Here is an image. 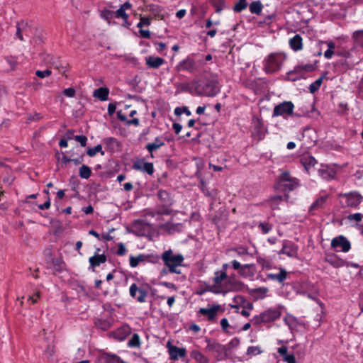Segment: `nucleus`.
<instances>
[{"mask_svg": "<svg viewBox=\"0 0 363 363\" xmlns=\"http://www.w3.org/2000/svg\"><path fill=\"white\" fill-rule=\"evenodd\" d=\"M99 251H100L99 248L97 249L96 252L94 254V256L89 257V269H91L94 271L95 267H99L101 264H104L106 262V256L104 254H99Z\"/></svg>", "mask_w": 363, "mask_h": 363, "instance_id": "dca6fc26", "label": "nucleus"}, {"mask_svg": "<svg viewBox=\"0 0 363 363\" xmlns=\"http://www.w3.org/2000/svg\"><path fill=\"white\" fill-rule=\"evenodd\" d=\"M131 333V328L128 325H123L113 333L115 339L123 341Z\"/></svg>", "mask_w": 363, "mask_h": 363, "instance_id": "aec40b11", "label": "nucleus"}, {"mask_svg": "<svg viewBox=\"0 0 363 363\" xmlns=\"http://www.w3.org/2000/svg\"><path fill=\"white\" fill-rule=\"evenodd\" d=\"M258 227L264 234L269 233L272 229V225L267 222L259 223Z\"/></svg>", "mask_w": 363, "mask_h": 363, "instance_id": "8fccbe9b", "label": "nucleus"}, {"mask_svg": "<svg viewBox=\"0 0 363 363\" xmlns=\"http://www.w3.org/2000/svg\"><path fill=\"white\" fill-rule=\"evenodd\" d=\"M331 247L337 250L340 248L341 251L347 252L350 250L351 245L350 241L345 237L340 235L332 240Z\"/></svg>", "mask_w": 363, "mask_h": 363, "instance_id": "4468645a", "label": "nucleus"}, {"mask_svg": "<svg viewBox=\"0 0 363 363\" xmlns=\"http://www.w3.org/2000/svg\"><path fill=\"white\" fill-rule=\"evenodd\" d=\"M220 325L224 332L228 331V328L229 327L228 320L227 318H224L220 320Z\"/></svg>", "mask_w": 363, "mask_h": 363, "instance_id": "774afa93", "label": "nucleus"}, {"mask_svg": "<svg viewBox=\"0 0 363 363\" xmlns=\"http://www.w3.org/2000/svg\"><path fill=\"white\" fill-rule=\"evenodd\" d=\"M100 16L103 19L109 21L114 18L113 11L105 9L101 11Z\"/></svg>", "mask_w": 363, "mask_h": 363, "instance_id": "de8ad7c7", "label": "nucleus"}, {"mask_svg": "<svg viewBox=\"0 0 363 363\" xmlns=\"http://www.w3.org/2000/svg\"><path fill=\"white\" fill-rule=\"evenodd\" d=\"M125 252H126V249H125V245L122 242L118 243V250H117V252H116L117 255L118 256H123L125 254Z\"/></svg>", "mask_w": 363, "mask_h": 363, "instance_id": "680f3d73", "label": "nucleus"}, {"mask_svg": "<svg viewBox=\"0 0 363 363\" xmlns=\"http://www.w3.org/2000/svg\"><path fill=\"white\" fill-rule=\"evenodd\" d=\"M287 277V272L284 268H280L279 272L277 274L269 273L267 274L268 279L277 281L279 283H282Z\"/></svg>", "mask_w": 363, "mask_h": 363, "instance_id": "bb28decb", "label": "nucleus"}, {"mask_svg": "<svg viewBox=\"0 0 363 363\" xmlns=\"http://www.w3.org/2000/svg\"><path fill=\"white\" fill-rule=\"evenodd\" d=\"M147 10L151 12L157 18L163 20L165 17L164 14V8L157 4H150L146 6Z\"/></svg>", "mask_w": 363, "mask_h": 363, "instance_id": "5701e85b", "label": "nucleus"}, {"mask_svg": "<svg viewBox=\"0 0 363 363\" xmlns=\"http://www.w3.org/2000/svg\"><path fill=\"white\" fill-rule=\"evenodd\" d=\"M74 139L79 143L82 147H85L86 145L87 138L85 135H75Z\"/></svg>", "mask_w": 363, "mask_h": 363, "instance_id": "4d7b16f0", "label": "nucleus"}, {"mask_svg": "<svg viewBox=\"0 0 363 363\" xmlns=\"http://www.w3.org/2000/svg\"><path fill=\"white\" fill-rule=\"evenodd\" d=\"M148 258V255H145L143 254H140L136 257L131 255L130 257V266L133 268L136 267L139 264V263L147 261Z\"/></svg>", "mask_w": 363, "mask_h": 363, "instance_id": "c756f323", "label": "nucleus"}, {"mask_svg": "<svg viewBox=\"0 0 363 363\" xmlns=\"http://www.w3.org/2000/svg\"><path fill=\"white\" fill-rule=\"evenodd\" d=\"M157 198L160 202L156 210V214L160 216H169L173 212L172 206L174 201L170 194L166 190L160 189L157 191Z\"/></svg>", "mask_w": 363, "mask_h": 363, "instance_id": "423d86ee", "label": "nucleus"}, {"mask_svg": "<svg viewBox=\"0 0 363 363\" xmlns=\"http://www.w3.org/2000/svg\"><path fill=\"white\" fill-rule=\"evenodd\" d=\"M165 60L160 57L147 56L145 57V64L149 68L158 69L160 66L164 64Z\"/></svg>", "mask_w": 363, "mask_h": 363, "instance_id": "f3484780", "label": "nucleus"}, {"mask_svg": "<svg viewBox=\"0 0 363 363\" xmlns=\"http://www.w3.org/2000/svg\"><path fill=\"white\" fill-rule=\"evenodd\" d=\"M240 345V339L238 337L233 338L228 343L230 348L237 347Z\"/></svg>", "mask_w": 363, "mask_h": 363, "instance_id": "0e129e2a", "label": "nucleus"}, {"mask_svg": "<svg viewBox=\"0 0 363 363\" xmlns=\"http://www.w3.org/2000/svg\"><path fill=\"white\" fill-rule=\"evenodd\" d=\"M347 219L350 221L354 220L359 222L363 219V214L361 213H351L347 216Z\"/></svg>", "mask_w": 363, "mask_h": 363, "instance_id": "864d4df0", "label": "nucleus"}, {"mask_svg": "<svg viewBox=\"0 0 363 363\" xmlns=\"http://www.w3.org/2000/svg\"><path fill=\"white\" fill-rule=\"evenodd\" d=\"M318 62V60H315L313 62V63H307V64L301 63V64H299L298 65L300 66L303 74L305 75L306 73L312 72L314 70H315V69L317 67Z\"/></svg>", "mask_w": 363, "mask_h": 363, "instance_id": "f704fd0d", "label": "nucleus"}, {"mask_svg": "<svg viewBox=\"0 0 363 363\" xmlns=\"http://www.w3.org/2000/svg\"><path fill=\"white\" fill-rule=\"evenodd\" d=\"M26 26L24 22H21V23H18L17 29L16 32V37L18 38L20 40H24L22 32L26 33L27 29H25L23 26Z\"/></svg>", "mask_w": 363, "mask_h": 363, "instance_id": "49530a36", "label": "nucleus"}, {"mask_svg": "<svg viewBox=\"0 0 363 363\" xmlns=\"http://www.w3.org/2000/svg\"><path fill=\"white\" fill-rule=\"evenodd\" d=\"M282 201V196H274L269 199L268 202L269 203L270 207L274 210L279 208V204Z\"/></svg>", "mask_w": 363, "mask_h": 363, "instance_id": "79ce46f5", "label": "nucleus"}, {"mask_svg": "<svg viewBox=\"0 0 363 363\" xmlns=\"http://www.w3.org/2000/svg\"><path fill=\"white\" fill-rule=\"evenodd\" d=\"M301 162L306 170H309L317 163V160L311 155H303L301 159Z\"/></svg>", "mask_w": 363, "mask_h": 363, "instance_id": "c85d7f7f", "label": "nucleus"}, {"mask_svg": "<svg viewBox=\"0 0 363 363\" xmlns=\"http://www.w3.org/2000/svg\"><path fill=\"white\" fill-rule=\"evenodd\" d=\"M284 321L290 329H293L296 327L297 319L291 315H288L284 318Z\"/></svg>", "mask_w": 363, "mask_h": 363, "instance_id": "37998d69", "label": "nucleus"}, {"mask_svg": "<svg viewBox=\"0 0 363 363\" xmlns=\"http://www.w3.org/2000/svg\"><path fill=\"white\" fill-rule=\"evenodd\" d=\"M139 33L140 36L143 38L149 39L151 37L150 31L148 30L140 29Z\"/></svg>", "mask_w": 363, "mask_h": 363, "instance_id": "69168bd1", "label": "nucleus"}, {"mask_svg": "<svg viewBox=\"0 0 363 363\" xmlns=\"http://www.w3.org/2000/svg\"><path fill=\"white\" fill-rule=\"evenodd\" d=\"M220 306H213L209 308H201L199 311V313L203 315H206L208 317V320H212L214 319L217 311L220 308Z\"/></svg>", "mask_w": 363, "mask_h": 363, "instance_id": "393cba45", "label": "nucleus"}, {"mask_svg": "<svg viewBox=\"0 0 363 363\" xmlns=\"http://www.w3.org/2000/svg\"><path fill=\"white\" fill-rule=\"evenodd\" d=\"M130 296L137 300V301L140 303H143L145 301V298L147 296V292L139 287H138L137 284L133 283L130 285L129 289Z\"/></svg>", "mask_w": 363, "mask_h": 363, "instance_id": "2eb2a0df", "label": "nucleus"}, {"mask_svg": "<svg viewBox=\"0 0 363 363\" xmlns=\"http://www.w3.org/2000/svg\"><path fill=\"white\" fill-rule=\"evenodd\" d=\"M215 277H213L214 285L208 287V291L213 293V294H221L223 293L224 295L228 291H240L243 289L245 284L242 281H233L231 280H228L225 284V287L226 290H219L216 287L221 285L223 281L228 278V274L225 272L216 271L214 273Z\"/></svg>", "mask_w": 363, "mask_h": 363, "instance_id": "f03ea898", "label": "nucleus"}, {"mask_svg": "<svg viewBox=\"0 0 363 363\" xmlns=\"http://www.w3.org/2000/svg\"><path fill=\"white\" fill-rule=\"evenodd\" d=\"M190 356L198 363H209V359L199 350L191 351Z\"/></svg>", "mask_w": 363, "mask_h": 363, "instance_id": "7c9ffc66", "label": "nucleus"}, {"mask_svg": "<svg viewBox=\"0 0 363 363\" xmlns=\"http://www.w3.org/2000/svg\"><path fill=\"white\" fill-rule=\"evenodd\" d=\"M79 177L82 179H89L91 175V170L89 167L83 164L79 169Z\"/></svg>", "mask_w": 363, "mask_h": 363, "instance_id": "58836bf2", "label": "nucleus"}, {"mask_svg": "<svg viewBox=\"0 0 363 363\" xmlns=\"http://www.w3.org/2000/svg\"><path fill=\"white\" fill-rule=\"evenodd\" d=\"M192 86L198 96L214 97L220 91L217 79L206 77L192 82Z\"/></svg>", "mask_w": 363, "mask_h": 363, "instance_id": "f257e3e1", "label": "nucleus"}, {"mask_svg": "<svg viewBox=\"0 0 363 363\" xmlns=\"http://www.w3.org/2000/svg\"><path fill=\"white\" fill-rule=\"evenodd\" d=\"M286 55L281 52L269 54L264 60V70L267 74H273L281 69Z\"/></svg>", "mask_w": 363, "mask_h": 363, "instance_id": "20e7f679", "label": "nucleus"}, {"mask_svg": "<svg viewBox=\"0 0 363 363\" xmlns=\"http://www.w3.org/2000/svg\"><path fill=\"white\" fill-rule=\"evenodd\" d=\"M165 145L164 140L162 137H156L154 142L150 143L146 145L145 149L150 152L152 153L156 150L160 148Z\"/></svg>", "mask_w": 363, "mask_h": 363, "instance_id": "a878e982", "label": "nucleus"}, {"mask_svg": "<svg viewBox=\"0 0 363 363\" xmlns=\"http://www.w3.org/2000/svg\"><path fill=\"white\" fill-rule=\"evenodd\" d=\"M298 247L294 242L289 240H284L283 246L281 250L279 252V254L286 255L289 257H298Z\"/></svg>", "mask_w": 363, "mask_h": 363, "instance_id": "f8f14e48", "label": "nucleus"}, {"mask_svg": "<svg viewBox=\"0 0 363 363\" xmlns=\"http://www.w3.org/2000/svg\"><path fill=\"white\" fill-rule=\"evenodd\" d=\"M264 323H270L278 319L281 313L279 310L275 308H269L262 313Z\"/></svg>", "mask_w": 363, "mask_h": 363, "instance_id": "a211bd4d", "label": "nucleus"}, {"mask_svg": "<svg viewBox=\"0 0 363 363\" xmlns=\"http://www.w3.org/2000/svg\"><path fill=\"white\" fill-rule=\"evenodd\" d=\"M318 173L320 176L325 179H331L335 177V172L332 169L328 168V166H323L321 169H319Z\"/></svg>", "mask_w": 363, "mask_h": 363, "instance_id": "2f4dec72", "label": "nucleus"}, {"mask_svg": "<svg viewBox=\"0 0 363 363\" xmlns=\"http://www.w3.org/2000/svg\"><path fill=\"white\" fill-rule=\"evenodd\" d=\"M284 361H285L287 363H296V357L294 354H288L283 358Z\"/></svg>", "mask_w": 363, "mask_h": 363, "instance_id": "e2e57ef3", "label": "nucleus"}, {"mask_svg": "<svg viewBox=\"0 0 363 363\" xmlns=\"http://www.w3.org/2000/svg\"><path fill=\"white\" fill-rule=\"evenodd\" d=\"M99 363H125V362L116 354L104 353L99 357Z\"/></svg>", "mask_w": 363, "mask_h": 363, "instance_id": "4be33fe9", "label": "nucleus"}, {"mask_svg": "<svg viewBox=\"0 0 363 363\" xmlns=\"http://www.w3.org/2000/svg\"><path fill=\"white\" fill-rule=\"evenodd\" d=\"M176 70L177 72L194 73L198 70V65L192 56L189 55L178 63L176 66Z\"/></svg>", "mask_w": 363, "mask_h": 363, "instance_id": "9b49d317", "label": "nucleus"}, {"mask_svg": "<svg viewBox=\"0 0 363 363\" xmlns=\"http://www.w3.org/2000/svg\"><path fill=\"white\" fill-rule=\"evenodd\" d=\"M358 95L359 97L363 99V75L359 82L358 84Z\"/></svg>", "mask_w": 363, "mask_h": 363, "instance_id": "338daca9", "label": "nucleus"}, {"mask_svg": "<svg viewBox=\"0 0 363 363\" xmlns=\"http://www.w3.org/2000/svg\"><path fill=\"white\" fill-rule=\"evenodd\" d=\"M324 76H321L309 86V91L311 94L316 92L322 84Z\"/></svg>", "mask_w": 363, "mask_h": 363, "instance_id": "c03bdc74", "label": "nucleus"}, {"mask_svg": "<svg viewBox=\"0 0 363 363\" xmlns=\"http://www.w3.org/2000/svg\"><path fill=\"white\" fill-rule=\"evenodd\" d=\"M262 353V350L258 346H250L247 350V354L257 355Z\"/></svg>", "mask_w": 363, "mask_h": 363, "instance_id": "603ef678", "label": "nucleus"}, {"mask_svg": "<svg viewBox=\"0 0 363 363\" xmlns=\"http://www.w3.org/2000/svg\"><path fill=\"white\" fill-rule=\"evenodd\" d=\"M103 143L107 146L118 144V140L113 137H106L103 139Z\"/></svg>", "mask_w": 363, "mask_h": 363, "instance_id": "13d9d810", "label": "nucleus"}, {"mask_svg": "<svg viewBox=\"0 0 363 363\" xmlns=\"http://www.w3.org/2000/svg\"><path fill=\"white\" fill-rule=\"evenodd\" d=\"M286 74L294 75V77L291 79V82H296L305 76L298 65L295 66L292 70L289 71Z\"/></svg>", "mask_w": 363, "mask_h": 363, "instance_id": "473e14b6", "label": "nucleus"}, {"mask_svg": "<svg viewBox=\"0 0 363 363\" xmlns=\"http://www.w3.org/2000/svg\"><path fill=\"white\" fill-rule=\"evenodd\" d=\"M169 354L171 359L177 360L179 358L184 357L186 354V350L184 347L170 346L169 347Z\"/></svg>", "mask_w": 363, "mask_h": 363, "instance_id": "6ab92c4d", "label": "nucleus"}, {"mask_svg": "<svg viewBox=\"0 0 363 363\" xmlns=\"http://www.w3.org/2000/svg\"><path fill=\"white\" fill-rule=\"evenodd\" d=\"M174 112L176 116H180L182 113H185L187 116H190L191 115V112L187 106L177 107Z\"/></svg>", "mask_w": 363, "mask_h": 363, "instance_id": "09e8293b", "label": "nucleus"}, {"mask_svg": "<svg viewBox=\"0 0 363 363\" xmlns=\"http://www.w3.org/2000/svg\"><path fill=\"white\" fill-rule=\"evenodd\" d=\"M328 199V195L320 196L314 201L309 208V212L313 213L314 211L324 208L326 201Z\"/></svg>", "mask_w": 363, "mask_h": 363, "instance_id": "b1692460", "label": "nucleus"}, {"mask_svg": "<svg viewBox=\"0 0 363 363\" xmlns=\"http://www.w3.org/2000/svg\"><path fill=\"white\" fill-rule=\"evenodd\" d=\"M352 38L356 45L363 46V30L354 32Z\"/></svg>", "mask_w": 363, "mask_h": 363, "instance_id": "a19ab883", "label": "nucleus"}, {"mask_svg": "<svg viewBox=\"0 0 363 363\" xmlns=\"http://www.w3.org/2000/svg\"><path fill=\"white\" fill-rule=\"evenodd\" d=\"M51 262L55 272H62L65 269V263L61 258H52Z\"/></svg>", "mask_w": 363, "mask_h": 363, "instance_id": "72a5a7b5", "label": "nucleus"}, {"mask_svg": "<svg viewBox=\"0 0 363 363\" xmlns=\"http://www.w3.org/2000/svg\"><path fill=\"white\" fill-rule=\"evenodd\" d=\"M162 259L168 267L170 273L180 274L179 267L182 265L184 257L181 254H174L172 250L164 251L162 255Z\"/></svg>", "mask_w": 363, "mask_h": 363, "instance_id": "39448f33", "label": "nucleus"}, {"mask_svg": "<svg viewBox=\"0 0 363 363\" xmlns=\"http://www.w3.org/2000/svg\"><path fill=\"white\" fill-rule=\"evenodd\" d=\"M97 152H99L102 156L105 155V152L102 150V146L100 144L97 145L94 147L88 148L86 150L87 155L91 157L95 156Z\"/></svg>", "mask_w": 363, "mask_h": 363, "instance_id": "ea45409f", "label": "nucleus"}, {"mask_svg": "<svg viewBox=\"0 0 363 363\" xmlns=\"http://www.w3.org/2000/svg\"><path fill=\"white\" fill-rule=\"evenodd\" d=\"M290 48L294 51L298 52L303 49V38L299 34H296L293 38L289 40Z\"/></svg>", "mask_w": 363, "mask_h": 363, "instance_id": "412c9836", "label": "nucleus"}, {"mask_svg": "<svg viewBox=\"0 0 363 363\" xmlns=\"http://www.w3.org/2000/svg\"><path fill=\"white\" fill-rule=\"evenodd\" d=\"M75 89L74 88L69 87L64 89L63 94L67 97H74L75 96Z\"/></svg>", "mask_w": 363, "mask_h": 363, "instance_id": "bf43d9fd", "label": "nucleus"}, {"mask_svg": "<svg viewBox=\"0 0 363 363\" xmlns=\"http://www.w3.org/2000/svg\"><path fill=\"white\" fill-rule=\"evenodd\" d=\"M109 90L106 87H100L94 90V97L97 98L101 101L108 100Z\"/></svg>", "mask_w": 363, "mask_h": 363, "instance_id": "cd10ccee", "label": "nucleus"}, {"mask_svg": "<svg viewBox=\"0 0 363 363\" xmlns=\"http://www.w3.org/2000/svg\"><path fill=\"white\" fill-rule=\"evenodd\" d=\"M234 252L237 253V255L241 256L245 255H248L247 249L243 247H238L236 248L233 249Z\"/></svg>", "mask_w": 363, "mask_h": 363, "instance_id": "052dcab7", "label": "nucleus"}, {"mask_svg": "<svg viewBox=\"0 0 363 363\" xmlns=\"http://www.w3.org/2000/svg\"><path fill=\"white\" fill-rule=\"evenodd\" d=\"M337 198L340 206L343 208L358 209L363 201V196L358 191L340 193Z\"/></svg>", "mask_w": 363, "mask_h": 363, "instance_id": "7ed1b4c3", "label": "nucleus"}, {"mask_svg": "<svg viewBox=\"0 0 363 363\" xmlns=\"http://www.w3.org/2000/svg\"><path fill=\"white\" fill-rule=\"evenodd\" d=\"M206 346L205 347L206 352L213 353L214 357L217 361H221L226 359L228 357V349L225 345L219 343L216 340H211L206 338Z\"/></svg>", "mask_w": 363, "mask_h": 363, "instance_id": "0eeeda50", "label": "nucleus"}, {"mask_svg": "<svg viewBox=\"0 0 363 363\" xmlns=\"http://www.w3.org/2000/svg\"><path fill=\"white\" fill-rule=\"evenodd\" d=\"M251 323L254 325H259L262 323H265L262 313L259 315H255L251 319Z\"/></svg>", "mask_w": 363, "mask_h": 363, "instance_id": "5fc2aeb1", "label": "nucleus"}, {"mask_svg": "<svg viewBox=\"0 0 363 363\" xmlns=\"http://www.w3.org/2000/svg\"><path fill=\"white\" fill-rule=\"evenodd\" d=\"M128 347L130 348L140 347V338L138 334L134 333L128 342Z\"/></svg>", "mask_w": 363, "mask_h": 363, "instance_id": "e433bc0d", "label": "nucleus"}, {"mask_svg": "<svg viewBox=\"0 0 363 363\" xmlns=\"http://www.w3.org/2000/svg\"><path fill=\"white\" fill-rule=\"evenodd\" d=\"M263 6L260 1H252L250 5V11L254 14H259L262 12Z\"/></svg>", "mask_w": 363, "mask_h": 363, "instance_id": "c9c22d12", "label": "nucleus"}, {"mask_svg": "<svg viewBox=\"0 0 363 363\" xmlns=\"http://www.w3.org/2000/svg\"><path fill=\"white\" fill-rule=\"evenodd\" d=\"M114 18H128L129 15L122 9L119 7L116 11H113Z\"/></svg>", "mask_w": 363, "mask_h": 363, "instance_id": "3c124183", "label": "nucleus"}, {"mask_svg": "<svg viewBox=\"0 0 363 363\" xmlns=\"http://www.w3.org/2000/svg\"><path fill=\"white\" fill-rule=\"evenodd\" d=\"M247 6V0H239L234 6L233 11L240 13L245 10Z\"/></svg>", "mask_w": 363, "mask_h": 363, "instance_id": "a18cd8bd", "label": "nucleus"}, {"mask_svg": "<svg viewBox=\"0 0 363 363\" xmlns=\"http://www.w3.org/2000/svg\"><path fill=\"white\" fill-rule=\"evenodd\" d=\"M298 186V181L296 178L291 177L289 172H284L277 181L275 188L284 192H289Z\"/></svg>", "mask_w": 363, "mask_h": 363, "instance_id": "6e6552de", "label": "nucleus"}, {"mask_svg": "<svg viewBox=\"0 0 363 363\" xmlns=\"http://www.w3.org/2000/svg\"><path fill=\"white\" fill-rule=\"evenodd\" d=\"M336 55L337 56H340V57H342L345 59V60L342 62H341V64L346 68V69H352V67H353V64H350L347 60L350 57L351 54L349 51H343V52H337Z\"/></svg>", "mask_w": 363, "mask_h": 363, "instance_id": "4c0bfd02", "label": "nucleus"}, {"mask_svg": "<svg viewBox=\"0 0 363 363\" xmlns=\"http://www.w3.org/2000/svg\"><path fill=\"white\" fill-rule=\"evenodd\" d=\"M52 74V72L49 69H46L45 70H37L35 72V75L41 79L49 77Z\"/></svg>", "mask_w": 363, "mask_h": 363, "instance_id": "6e6d98bb", "label": "nucleus"}, {"mask_svg": "<svg viewBox=\"0 0 363 363\" xmlns=\"http://www.w3.org/2000/svg\"><path fill=\"white\" fill-rule=\"evenodd\" d=\"M133 169L135 170L145 172L149 175L154 173V166L152 162H146L144 158L139 159L133 164Z\"/></svg>", "mask_w": 363, "mask_h": 363, "instance_id": "ddd939ff", "label": "nucleus"}, {"mask_svg": "<svg viewBox=\"0 0 363 363\" xmlns=\"http://www.w3.org/2000/svg\"><path fill=\"white\" fill-rule=\"evenodd\" d=\"M294 105L291 101H284L275 106L272 113V117L282 116L287 118L294 115Z\"/></svg>", "mask_w": 363, "mask_h": 363, "instance_id": "9d476101", "label": "nucleus"}, {"mask_svg": "<svg viewBox=\"0 0 363 363\" xmlns=\"http://www.w3.org/2000/svg\"><path fill=\"white\" fill-rule=\"evenodd\" d=\"M230 264L243 278H253L255 275L256 267L254 264H241L238 261L234 259L230 262Z\"/></svg>", "mask_w": 363, "mask_h": 363, "instance_id": "1a4fd4ad", "label": "nucleus"}]
</instances>
